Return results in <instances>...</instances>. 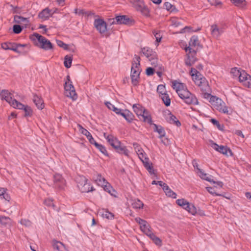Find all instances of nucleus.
I'll use <instances>...</instances> for the list:
<instances>
[{
    "label": "nucleus",
    "mask_w": 251,
    "mask_h": 251,
    "mask_svg": "<svg viewBox=\"0 0 251 251\" xmlns=\"http://www.w3.org/2000/svg\"><path fill=\"white\" fill-rule=\"evenodd\" d=\"M160 98L162 100L163 103L166 106H169L171 104V99L169 97V95L167 94H164L163 95H159Z\"/></svg>",
    "instance_id": "30"
},
{
    "label": "nucleus",
    "mask_w": 251,
    "mask_h": 251,
    "mask_svg": "<svg viewBox=\"0 0 251 251\" xmlns=\"http://www.w3.org/2000/svg\"><path fill=\"white\" fill-rule=\"evenodd\" d=\"M211 147L216 151L226 156H231L233 154L231 150L226 146H219L216 143H213Z\"/></svg>",
    "instance_id": "12"
},
{
    "label": "nucleus",
    "mask_w": 251,
    "mask_h": 251,
    "mask_svg": "<svg viewBox=\"0 0 251 251\" xmlns=\"http://www.w3.org/2000/svg\"><path fill=\"white\" fill-rule=\"evenodd\" d=\"M141 161L143 162L144 167L149 171V172L150 173H153V169L152 164L150 161L149 158L147 156Z\"/></svg>",
    "instance_id": "21"
},
{
    "label": "nucleus",
    "mask_w": 251,
    "mask_h": 251,
    "mask_svg": "<svg viewBox=\"0 0 251 251\" xmlns=\"http://www.w3.org/2000/svg\"><path fill=\"white\" fill-rule=\"evenodd\" d=\"M14 43L5 42L1 44V48L5 50H12L14 49V47L15 46Z\"/></svg>",
    "instance_id": "36"
},
{
    "label": "nucleus",
    "mask_w": 251,
    "mask_h": 251,
    "mask_svg": "<svg viewBox=\"0 0 251 251\" xmlns=\"http://www.w3.org/2000/svg\"><path fill=\"white\" fill-rule=\"evenodd\" d=\"M240 70H237V68H232L231 70V73L233 74L235 76H238L240 73Z\"/></svg>",
    "instance_id": "64"
},
{
    "label": "nucleus",
    "mask_w": 251,
    "mask_h": 251,
    "mask_svg": "<svg viewBox=\"0 0 251 251\" xmlns=\"http://www.w3.org/2000/svg\"><path fill=\"white\" fill-rule=\"evenodd\" d=\"M141 117L143 119V121L144 122H147L148 124L151 125L152 123V119L151 115H150L148 113V112L147 111L146 113H144Z\"/></svg>",
    "instance_id": "39"
},
{
    "label": "nucleus",
    "mask_w": 251,
    "mask_h": 251,
    "mask_svg": "<svg viewBox=\"0 0 251 251\" xmlns=\"http://www.w3.org/2000/svg\"><path fill=\"white\" fill-rule=\"evenodd\" d=\"M164 6L167 10L170 11L171 12H175L177 11L176 7L169 2H165L164 3Z\"/></svg>",
    "instance_id": "38"
},
{
    "label": "nucleus",
    "mask_w": 251,
    "mask_h": 251,
    "mask_svg": "<svg viewBox=\"0 0 251 251\" xmlns=\"http://www.w3.org/2000/svg\"><path fill=\"white\" fill-rule=\"evenodd\" d=\"M50 16V10L46 8L40 12L39 14V17L44 20L47 19Z\"/></svg>",
    "instance_id": "27"
},
{
    "label": "nucleus",
    "mask_w": 251,
    "mask_h": 251,
    "mask_svg": "<svg viewBox=\"0 0 251 251\" xmlns=\"http://www.w3.org/2000/svg\"><path fill=\"white\" fill-rule=\"evenodd\" d=\"M95 181L101 187L107 182L104 177H102L100 174L97 175Z\"/></svg>",
    "instance_id": "34"
},
{
    "label": "nucleus",
    "mask_w": 251,
    "mask_h": 251,
    "mask_svg": "<svg viewBox=\"0 0 251 251\" xmlns=\"http://www.w3.org/2000/svg\"><path fill=\"white\" fill-rule=\"evenodd\" d=\"M208 1L212 5L222 8L223 3L219 0H208Z\"/></svg>",
    "instance_id": "49"
},
{
    "label": "nucleus",
    "mask_w": 251,
    "mask_h": 251,
    "mask_svg": "<svg viewBox=\"0 0 251 251\" xmlns=\"http://www.w3.org/2000/svg\"><path fill=\"white\" fill-rule=\"evenodd\" d=\"M184 209L193 215H195L197 212L196 207L193 204L190 203Z\"/></svg>",
    "instance_id": "31"
},
{
    "label": "nucleus",
    "mask_w": 251,
    "mask_h": 251,
    "mask_svg": "<svg viewBox=\"0 0 251 251\" xmlns=\"http://www.w3.org/2000/svg\"><path fill=\"white\" fill-rule=\"evenodd\" d=\"M199 44L198 36H193L189 41V46L185 48L186 52L188 51L187 53L188 62H186V63H195L197 61V59L196 57V51L192 49V47L198 46Z\"/></svg>",
    "instance_id": "3"
},
{
    "label": "nucleus",
    "mask_w": 251,
    "mask_h": 251,
    "mask_svg": "<svg viewBox=\"0 0 251 251\" xmlns=\"http://www.w3.org/2000/svg\"><path fill=\"white\" fill-rule=\"evenodd\" d=\"M23 27L19 25H15L13 27V32L15 34H19L22 32Z\"/></svg>",
    "instance_id": "50"
},
{
    "label": "nucleus",
    "mask_w": 251,
    "mask_h": 251,
    "mask_svg": "<svg viewBox=\"0 0 251 251\" xmlns=\"http://www.w3.org/2000/svg\"><path fill=\"white\" fill-rule=\"evenodd\" d=\"M94 25L100 34H103L107 31V24L103 19H95Z\"/></svg>",
    "instance_id": "11"
},
{
    "label": "nucleus",
    "mask_w": 251,
    "mask_h": 251,
    "mask_svg": "<svg viewBox=\"0 0 251 251\" xmlns=\"http://www.w3.org/2000/svg\"><path fill=\"white\" fill-rule=\"evenodd\" d=\"M14 21L17 24H23L25 25H28L29 24V20L27 18L18 15L14 16Z\"/></svg>",
    "instance_id": "24"
},
{
    "label": "nucleus",
    "mask_w": 251,
    "mask_h": 251,
    "mask_svg": "<svg viewBox=\"0 0 251 251\" xmlns=\"http://www.w3.org/2000/svg\"><path fill=\"white\" fill-rule=\"evenodd\" d=\"M211 31L212 36L217 38L224 32V29L218 27L217 25H211Z\"/></svg>",
    "instance_id": "17"
},
{
    "label": "nucleus",
    "mask_w": 251,
    "mask_h": 251,
    "mask_svg": "<svg viewBox=\"0 0 251 251\" xmlns=\"http://www.w3.org/2000/svg\"><path fill=\"white\" fill-rule=\"evenodd\" d=\"M217 110L220 112H223L224 113L228 114V108L225 106V103L222 104V106L219 107V108Z\"/></svg>",
    "instance_id": "54"
},
{
    "label": "nucleus",
    "mask_w": 251,
    "mask_h": 251,
    "mask_svg": "<svg viewBox=\"0 0 251 251\" xmlns=\"http://www.w3.org/2000/svg\"><path fill=\"white\" fill-rule=\"evenodd\" d=\"M78 126L80 132L87 137V138L90 143L94 145V143L96 142V141L92 137L91 134L86 129L83 128L81 125H78Z\"/></svg>",
    "instance_id": "16"
},
{
    "label": "nucleus",
    "mask_w": 251,
    "mask_h": 251,
    "mask_svg": "<svg viewBox=\"0 0 251 251\" xmlns=\"http://www.w3.org/2000/svg\"><path fill=\"white\" fill-rule=\"evenodd\" d=\"M210 122L211 123H212L214 125L216 126V127L220 130H223L224 128V126L221 125L219 121H218L217 120L215 119H211Z\"/></svg>",
    "instance_id": "48"
},
{
    "label": "nucleus",
    "mask_w": 251,
    "mask_h": 251,
    "mask_svg": "<svg viewBox=\"0 0 251 251\" xmlns=\"http://www.w3.org/2000/svg\"><path fill=\"white\" fill-rule=\"evenodd\" d=\"M103 136L107 140L108 143L110 145L115 151L119 153L124 154L128 156L129 151L125 146H122L121 143L118 139L112 135H107L106 133H104Z\"/></svg>",
    "instance_id": "2"
},
{
    "label": "nucleus",
    "mask_w": 251,
    "mask_h": 251,
    "mask_svg": "<svg viewBox=\"0 0 251 251\" xmlns=\"http://www.w3.org/2000/svg\"><path fill=\"white\" fill-rule=\"evenodd\" d=\"M72 83V82H71V83L67 84V82H65L64 85L65 94L67 97H70L74 100L77 99V95L75 88Z\"/></svg>",
    "instance_id": "9"
},
{
    "label": "nucleus",
    "mask_w": 251,
    "mask_h": 251,
    "mask_svg": "<svg viewBox=\"0 0 251 251\" xmlns=\"http://www.w3.org/2000/svg\"><path fill=\"white\" fill-rule=\"evenodd\" d=\"M44 204L48 206H54L53 201L50 199H46L44 201Z\"/></svg>",
    "instance_id": "62"
},
{
    "label": "nucleus",
    "mask_w": 251,
    "mask_h": 251,
    "mask_svg": "<svg viewBox=\"0 0 251 251\" xmlns=\"http://www.w3.org/2000/svg\"><path fill=\"white\" fill-rule=\"evenodd\" d=\"M33 101L39 109H42L44 107V103L41 97L34 94L33 97Z\"/></svg>",
    "instance_id": "18"
},
{
    "label": "nucleus",
    "mask_w": 251,
    "mask_h": 251,
    "mask_svg": "<svg viewBox=\"0 0 251 251\" xmlns=\"http://www.w3.org/2000/svg\"><path fill=\"white\" fill-rule=\"evenodd\" d=\"M141 64H132L131 68L130 77L133 86H137L139 82L140 75L141 72Z\"/></svg>",
    "instance_id": "6"
},
{
    "label": "nucleus",
    "mask_w": 251,
    "mask_h": 251,
    "mask_svg": "<svg viewBox=\"0 0 251 251\" xmlns=\"http://www.w3.org/2000/svg\"><path fill=\"white\" fill-rule=\"evenodd\" d=\"M154 35L156 39V42L157 43H159L162 39V35H161L160 32H154Z\"/></svg>",
    "instance_id": "57"
},
{
    "label": "nucleus",
    "mask_w": 251,
    "mask_h": 251,
    "mask_svg": "<svg viewBox=\"0 0 251 251\" xmlns=\"http://www.w3.org/2000/svg\"><path fill=\"white\" fill-rule=\"evenodd\" d=\"M54 186L59 189H62L65 185V180L59 174H55L53 176Z\"/></svg>",
    "instance_id": "14"
},
{
    "label": "nucleus",
    "mask_w": 251,
    "mask_h": 251,
    "mask_svg": "<svg viewBox=\"0 0 251 251\" xmlns=\"http://www.w3.org/2000/svg\"><path fill=\"white\" fill-rule=\"evenodd\" d=\"M235 5L243 8L246 5L245 0H230Z\"/></svg>",
    "instance_id": "41"
},
{
    "label": "nucleus",
    "mask_w": 251,
    "mask_h": 251,
    "mask_svg": "<svg viewBox=\"0 0 251 251\" xmlns=\"http://www.w3.org/2000/svg\"><path fill=\"white\" fill-rule=\"evenodd\" d=\"M149 228H151V227L147 222L140 226V229L143 232H146Z\"/></svg>",
    "instance_id": "53"
},
{
    "label": "nucleus",
    "mask_w": 251,
    "mask_h": 251,
    "mask_svg": "<svg viewBox=\"0 0 251 251\" xmlns=\"http://www.w3.org/2000/svg\"><path fill=\"white\" fill-rule=\"evenodd\" d=\"M139 159L141 160H142L145 157H147V155L144 150H141L139 153H137Z\"/></svg>",
    "instance_id": "60"
},
{
    "label": "nucleus",
    "mask_w": 251,
    "mask_h": 251,
    "mask_svg": "<svg viewBox=\"0 0 251 251\" xmlns=\"http://www.w3.org/2000/svg\"><path fill=\"white\" fill-rule=\"evenodd\" d=\"M191 75L193 77L194 81L200 78V77H202L197 69L193 68L191 69Z\"/></svg>",
    "instance_id": "37"
},
{
    "label": "nucleus",
    "mask_w": 251,
    "mask_h": 251,
    "mask_svg": "<svg viewBox=\"0 0 251 251\" xmlns=\"http://www.w3.org/2000/svg\"><path fill=\"white\" fill-rule=\"evenodd\" d=\"M0 96H1V100H5L10 105L14 99L12 98L13 95L7 90H2L0 92Z\"/></svg>",
    "instance_id": "15"
},
{
    "label": "nucleus",
    "mask_w": 251,
    "mask_h": 251,
    "mask_svg": "<svg viewBox=\"0 0 251 251\" xmlns=\"http://www.w3.org/2000/svg\"><path fill=\"white\" fill-rule=\"evenodd\" d=\"M20 223L22 225H24L26 227H29L31 226L32 225V223L30 221H29V220L28 219H22Z\"/></svg>",
    "instance_id": "51"
},
{
    "label": "nucleus",
    "mask_w": 251,
    "mask_h": 251,
    "mask_svg": "<svg viewBox=\"0 0 251 251\" xmlns=\"http://www.w3.org/2000/svg\"><path fill=\"white\" fill-rule=\"evenodd\" d=\"M72 56L70 55H67L65 56L64 61L63 63H72Z\"/></svg>",
    "instance_id": "61"
},
{
    "label": "nucleus",
    "mask_w": 251,
    "mask_h": 251,
    "mask_svg": "<svg viewBox=\"0 0 251 251\" xmlns=\"http://www.w3.org/2000/svg\"><path fill=\"white\" fill-rule=\"evenodd\" d=\"M126 120L128 123H131L134 117V115L128 110L126 109Z\"/></svg>",
    "instance_id": "42"
},
{
    "label": "nucleus",
    "mask_w": 251,
    "mask_h": 251,
    "mask_svg": "<svg viewBox=\"0 0 251 251\" xmlns=\"http://www.w3.org/2000/svg\"><path fill=\"white\" fill-rule=\"evenodd\" d=\"M176 202L178 205L181 206L183 209L189 203V202L184 199H178L176 200Z\"/></svg>",
    "instance_id": "45"
},
{
    "label": "nucleus",
    "mask_w": 251,
    "mask_h": 251,
    "mask_svg": "<svg viewBox=\"0 0 251 251\" xmlns=\"http://www.w3.org/2000/svg\"><path fill=\"white\" fill-rule=\"evenodd\" d=\"M135 221L141 226L143 224L146 223L147 221L144 219H141L139 217H137L135 219Z\"/></svg>",
    "instance_id": "63"
},
{
    "label": "nucleus",
    "mask_w": 251,
    "mask_h": 251,
    "mask_svg": "<svg viewBox=\"0 0 251 251\" xmlns=\"http://www.w3.org/2000/svg\"><path fill=\"white\" fill-rule=\"evenodd\" d=\"M171 22L172 25L175 27L181 26L183 25L181 20L178 18H174L171 20Z\"/></svg>",
    "instance_id": "40"
},
{
    "label": "nucleus",
    "mask_w": 251,
    "mask_h": 251,
    "mask_svg": "<svg viewBox=\"0 0 251 251\" xmlns=\"http://www.w3.org/2000/svg\"><path fill=\"white\" fill-rule=\"evenodd\" d=\"M166 119L168 122L170 124L176 125L177 126H180V122L177 119L176 117L173 115L169 111H168Z\"/></svg>",
    "instance_id": "19"
},
{
    "label": "nucleus",
    "mask_w": 251,
    "mask_h": 251,
    "mask_svg": "<svg viewBox=\"0 0 251 251\" xmlns=\"http://www.w3.org/2000/svg\"><path fill=\"white\" fill-rule=\"evenodd\" d=\"M133 109L139 117L147 112V110L139 104H134L133 105Z\"/></svg>",
    "instance_id": "20"
},
{
    "label": "nucleus",
    "mask_w": 251,
    "mask_h": 251,
    "mask_svg": "<svg viewBox=\"0 0 251 251\" xmlns=\"http://www.w3.org/2000/svg\"><path fill=\"white\" fill-rule=\"evenodd\" d=\"M196 85H197L202 92H209L210 87L206 79L203 77H200V78L194 80Z\"/></svg>",
    "instance_id": "13"
},
{
    "label": "nucleus",
    "mask_w": 251,
    "mask_h": 251,
    "mask_svg": "<svg viewBox=\"0 0 251 251\" xmlns=\"http://www.w3.org/2000/svg\"><path fill=\"white\" fill-rule=\"evenodd\" d=\"M142 52L148 59L149 61L155 63L158 61L156 53L149 47L142 49Z\"/></svg>",
    "instance_id": "8"
},
{
    "label": "nucleus",
    "mask_w": 251,
    "mask_h": 251,
    "mask_svg": "<svg viewBox=\"0 0 251 251\" xmlns=\"http://www.w3.org/2000/svg\"><path fill=\"white\" fill-rule=\"evenodd\" d=\"M23 110L25 111V117H30L32 116L33 111L30 106L26 105Z\"/></svg>",
    "instance_id": "43"
},
{
    "label": "nucleus",
    "mask_w": 251,
    "mask_h": 251,
    "mask_svg": "<svg viewBox=\"0 0 251 251\" xmlns=\"http://www.w3.org/2000/svg\"><path fill=\"white\" fill-rule=\"evenodd\" d=\"M131 21V20L126 15L117 16L115 17V19H110L109 20V22L111 25H128Z\"/></svg>",
    "instance_id": "10"
},
{
    "label": "nucleus",
    "mask_w": 251,
    "mask_h": 251,
    "mask_svg": "<svg viewBox=\"0 0 251 251\" xmlns=\"http://www.w3.org/2000/svg\"><path fill=\"white\" fill-rule=\"evenodd\" d=\"M153 125L154 126L153 130L159 134V138H162L165 136V131L162 126H157L155 124H153Z\"/></svg>",
    "instance_id": "25"
},
{
    "label": "nucleus",
    "mask_w": 251,
    "mask_h": 251,
    "mask_svg": "<svg viewBox=\"0 0 251 251\" xmlns=\"http://www.w3.org/2000/svg\"><path fill=\"white\" fill-rule=\"evenodd\" d=\"M59 244L62 245V246H64V245L62 242L60 241H55L53 242V244L52 245L53 248L59 251L60 250V247L58 245Z\"/></svg>",
    "instance_id": "59"
},
{
    "label": "nucleus",
    "mask_w": 251,
    "mask_h": 251,
    "mask_svg": "<svg viewBox=\"0 0 251 251\" xmlns=\"http://www.w3.org/2000/svg\"><path fill=\"white\" fill-rule=\"evenodd\" d=\"M157 92L159 94V95H163L164 94H167L165 86L163 84L158 85Z\"/></svg>",
    "instance_id": "44"
},
{
    "label": "nucleus",
    "mask_w": 251,
    "mask_h": 251,
    "mask_svg": "<svg viewBox=\"0 0 251 251\" xmlns=\"http://www.w3.org/2000/svg\"><path fill=\"white\" fill-rule=\"evenodd\" d=\"M172 87L176 90L178 96L187 104L198 105L199 101L196 96L187 89L184 83L174 80Z\"/></svg>",
    "instance_id": "1"
},
{
    "label": "nucleus",
    "mask_w": 251,
    "mask_h": 251,
    "mask_svg": "<svg viewBox=\"0 0 251 251\" xmlns=\"http://www.w3.org/2000/svg\"><path fill=\"white\" fill-rule=\"evenodd\" d=\"M211 103L216 108V109L219 108V107L222 106V104H224V102L222 100L216 97H211Z\"/></svg>",
    "instance_id": "23"
},
{
    "label": "nucleus",
    "mask_w": 251,
    "mask_h": 251,
    "mask_svg": "<svg viewBox=\"0 0 251 251\" xmlns=\"http://www.w3.org/2000/svg\"><path fill=\"white\" fill-rule=\"evenodd\" d=\"M94 145L104 155L106 156H109L108 153L104 146L102 145L101 144H100L96 142L94 143Z\"/></svg>",
    "instance_id": "28"
},
{
    "label": "nucleus",
    "mask_w": 251,
    "mask_h": 251,
    "mask_svg": "<svg viewBox=\"0 0 251 251\" xmlns=\"http://www.w3.org/2000/svg\"><path fill=\"white\" fill-rule=\"evenodd\" d=\"M102 215L104 217L108 219H112L114 217L113 214L109 212L108 211H105Z\"/></svg>",
    "instance_id": "56"
},
{
    "label": "nucleus",
    "mask_w": 251,
    "mask_h": 251,
    "mask_svg": "<svg viewBox=\"0 0 251 251\" xmlns=\"http://www.w3.org/2000/svg\"><path fill=\"white\" fill-rule=\"evenodd\" d=\"M10 218L4 216H0V223L2 225H6L9 223Z\"/></svg>",
    "instance_id": "47"
},
{
    "label": "nucleus",
    "mask_w": 251,
    "mask_h": 251,
    "mask_svg": "<svg viewBox=\"0 0 251 251\" xmlns=\"http://www.w3.org/2000/svg\"><path fill=\"white\" fill-rule=\"evenodd\" d=\"M30 39L33 41H38L41 44V48L46 50L52 49V45L50 42L38 33H34L30 36Z\"/></svg>",
    "instance_id": "5"
},
{
    "label": "nucleus",
    "mask_w": 251,
    "mask_h": 251,
    "mask_svg": "<svg viewBox=\"0 0 251 251\" xmlns=\"http://www.w3.org/2000/svg\"><path fill=\"white\" fill-rule=\"evenodd\" d=\"M14 108H17L19 109H24L25 107L26 106L22 103L19 102L16 100L14 99L11 102V104L10 105Z\"/></svg>",
    "instance_id": "33"
},
{
    "label": "nucleus",
    "mask_w": 251,
    "mask_h": 251,
    "mask_svg": "<svg viewBox=\"0 0 251 251\" xmlns=\"http://www.w3.org/2000/svg\"><path fill=\"white\" fill-rule=\"evenodd\" d=\"M129 1L137 11H140L142 14L146 17L150 16V10L142 0H129Z\"/></svg>",
    "instance_id": "7"
},
{
    "label": "nucleus",
    "mask_w": 251,
    "mask_h": 251,
    "mask_svg": "<svg viewBox=\"0 0 251 251\" xmlns=\"http://www.w3.org/2000/svg\"><path fill=\"white\" fill-rule=\"evenodd\" d=\"M163 190L165 193L166 195L168 197H171L172 198H176V193L174 192L168 185L165 186V188L163 187Z\"/></svg>",
    "instance_id": "29"
},
{
    "label": "nucleus",
    "mask_w": 251,
    "mask_h": 251,
    "mask_svg": "<svg viewBox=\"0 0 251 251\" xmlns=\"http://www.w3.org/2000/svg\"><path fill=\"white\" fill-rule=\"evenodd\" d=\"M248 75V74L244 71H242L240 72L238 76L240 82L245 81L244 85L247 87L250 88L251 85L250 82L249 81H246L247 80Z\"/></svg>",
    "instance_id": "22"
},
{
    "label": "nucleus",
    "mask_w": 251,
    "mask_h": 251,
    "mask_svg": "<svg viewBox=\"0 0 251 251\" xmlns=\"http://www.w3.org/2000/svg\"><path fill=\"white\" fill-rule=\"evenodd\" d=\"M133 146L134 147V149L136 151V152L137 153H139L140 152L141 150H143L140 146L137 143H134L133 144Z\"/></svg>",
    "instance_id": "58"
},
{
    "label": "nucleus",
    "mask_w": 251,
    "mask_h": 251,
    "mask_svg": "<svg viewBox=\"0 0 251 251\" xmlns=\"http://www.w3.org/2000/svg\"><path fill=\"white\" fill-rule=\"evenodd\" d=\"M103 187L104 191L109 193L111 195L114 196V193L115 192L114 189H113L111 185L107 182L102 187Z\"/></svg>",
    "instance_id": "32"
},
{
    "label": "nucleus",
    "mask_w": 251,
    "mask_h": 251,
    "mask_svg": "<svg viewBox=\"0 0 251 251\" xmlns=\"http://www.w3.org/2000/svg\"><path fill=\"white\" fill-rule=\"evenodd\" d=\"M132 205L135 209H140L143 207L144 204L141 201L137 200L132 203Z\"/></svg>",
    "instance_id": "46"
},
{
    "label": "nucleus",
    "mask_w": 251,
    "mask_h": 251,
    "mask_svg": "<svg viewBox=\"0 0 251 251\" xmlns=\"http://www.w3.org/2000/svg\"><path fill=\"white\" fill-rule=\"evenodd\" d=\"M150 238L153 242V243L157 246H160L162 245L161 240L156 236L154 233H152L149 235Z\"/></svg>",
    "instance_id": "35"
},
{
    "label": "nucleus",
    "mask_w": 251,
    "mask_h": 251,
    "mask_svg": "<svg viewBox=\"0 0 251 251\" xmlns=\"http://www.w3.org/2000/svg\"><path fill=\"white\" fill-rule=\"evenodd\" d=\"M155 70L152 67H148L146 69V74L148 76H151L154 74Z\"/></svg>",
    "instance_id": "55"
},
{
    "label": "nucleus",
    "mask_w": 251,
    "mask_h": 251,
    "mask_svg": "<svg viewBox=\"0 0 251 251\" xmlns=\"http://www.w3.org/2000/svg\"><path fill=\"white\" fill-rule=\"evenodd\" d=\"M87 181V179L83 176L76 178L77 187L82 193H88L95 190L93 186H90Z\"/></svg>",
    "instance_id": "4"
},
{
    "label": "nucleus",
    "mask_w": 251,
    "mask_h": 251,
    "mask_svg": "<svg viewBox=\"0 0 251 251\" xmlns=\"http://www.w3.org/2000/svg\"><path fill=\"white\" fill-rule=\"evenodd\" d=\"M197 169L199 171V176L202 179L210 182L215 183V181L208 176V175L205 173L202 170L199 168H197Z\"/></svg>",
    "instance_id": "26"
},
{
    "label": "nucleus",
    "mask_w": 251,
    "mask_h": 251,
    "mask_svg": "<svg viewBox=\"0 0 251 251\" xmlns=\"http://www.w3.org/2000/svg\"><path fill=\"white\" fill-rule=\"evenodd\" d=\"M56 43L59 47H61L65 50H68V45L64 43L63 41H62L61 40H57Z\"/></svg>",
    "instance_id": "52"
}]
</instances>
